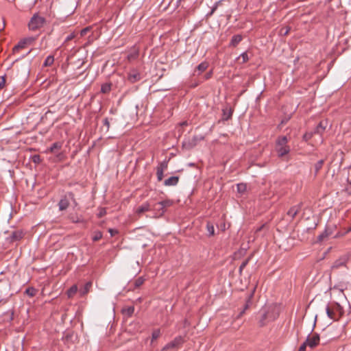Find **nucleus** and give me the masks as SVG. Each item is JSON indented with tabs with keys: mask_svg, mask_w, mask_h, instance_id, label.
I'll use <instances>...</instances> for the list:
<instances>
[{
	"mask_svg": "<svg viewBox=\"0 0 351 351\" xmlns=\"http://www.w3.org/2000/svg\"><path fill=\"white\" fill-rule=\"evenodd\" d=\"M345 285L343 283H339L333 287H330V298L333 297L337 298V300L330 302V319L337 320L341 315L342 308L339 301L346 299V295L343 293Z\"/></svg>",
	"mask_w": 351,
	"mask_h": 351,
	"instance_id": "obj_1",
	"label": "nucleus"
},
{
	"mask_svg": "<svg viewBox=\"0 0 351 351\" xmlns=\"http://www.w3.org/2000/svg\"><path fill=\"white\" fill-rule=\"evenodd\" d=\"M287 143L288 138L286 136H279L276 139L275 149L278 157L282 158L289 153L290 147Z\"/></svg>",
	"mask_w": 351,
	"mask_h": 351,
	"instance_id": "obj_2",
	"label": "nucleus"
},
{
	"mask_svg": "<svg viewBox=\"0 0 351 351\" xmlns=\"http://www.w3.org/2000/svg\"><path fill=\"white\" fill-rule=\"evenodd\" d=\"M45 23V18L36 13L30 19L28 23V27L31 31H36L43 27Z\"/></svg>",
	"mask_w": 351,
	"mask_h": 351,
	"instance_id": "obj_3",
	"label": "nucleus"
},
{
	"mask_svg": "<svg viewBox=\"0 0 351 351\" xmlns=\"http://www.w3.org/2000/svg\"><path fill=\"white\" fill-rule=\"evenodd\" d=\"M172 204V201L169 199L159 202L154 204V210L158 211V215L162 216L165 213V208L171 206Z\"/></svg>",
	"mask_w": 351,
	"mask_h": 351,
	"instance_id": "obj_4",
	"label": "nucleus"
},
{
	"mask_svg": "<svg viewBox=\"0 0 351 351\" xmlns=\"http://www.w3.org/2000/svg\"><path fill=\"white\" fill-rule=\"evenodd\" d=\"M184 343V339L181 336L176 337L173 341L168 343L161 351H166L169 349L179 348Z\"/></svg>",
	"mask_w": 351,
	"mask_h": 351,
	"instance_id": "obj_5",
	"label": "nucleus"
},
{
	"mask_svg": "<svg viewBox=\"0 0 351 351\" xmlns=\"http://www.w3.org/2000/svg\"><path fill=\"white\" fill-rule=\"evenodd\" d=\"M70 204V200L69 197V193L64 195L58 202V207L60 211L65 210L68 208Z\"/></svg>",
	"mask_w": 351,
	"mask_h": 351,
	"instance_id": "obj_6",
	"label": "nucleus"
},
{
	"mask_svg": "<svg viewBox=\"0 0 351 351\" xmlns=\"http://www.w3.org/2000/svg\"><path fill=\"white\" fill-rule=\"evenodd\" d=\"M319 341V336L317 334L313 335L312 337H308L304 343H306L307 346H309L311 348H315L317 345H318Z\"/></svg>",
	"mask_w": 351,
	"mask_h": 351,
	"instance_id": "obj_7",
	"label": "nucleus"
},
{
	"mask_svg": "<svg viewBox=\"0 0 351 351\" xmlns=\"http://www.w3.org/2000/svg\"><path fill=\"white\" fill-rule=\"evenodd\" d=\"M141 79V74L136 70H132L128 75V80L130 83H135Z\"/></svg>",
	"mask_w": 351,
	"mask_h": 351,
	"instance_id": "obj_8",
	"label": "nucleus"
},
{
	"mask_svg": "<svg viewBox=\"0 0 351 351\" xmlns=\"http://www.w3.org/2000/svg\"><path fill=\"white\" fill-rule=\"evenodd\" d=\"M347 261L348 257L346 256H343L333 263L332 265L331 266V268L337 269L341 266H346V263H347Z\"/></svg>",
	"mask_w": 351,
	"mask_h": 351,
	"instance_id": "obj_9",
	"label": "nucleus"
},
{
	"mask_svg": "<svg viewBox=\"0 0 351 351\" xmlns=\"http://www.w3.org/2000/svg\"><path fill=\"white\" fill-rule=\"evenodd\" d=\"M30 42V39H23L19 42V43L15 45L13 48V52H18L20 49L25 48L26 45Z\"/></svg>",
	"mask_w": 351,
	"mask_h": 351,
	"instance_id": "obj_10",
	"label": "nucleus"
},
{
	"mask_svg": "<svg viewBox=\"0 0 351 351\" xmlns=\"http://www.w3.org/2000/svg\"><path fill=\"white\" fill-rule=\"evenodd\" d=\"M23 232L21 230H15L10 234V240L12 242L16 241L22 239Z\"/></svg>",
	"mask_w": 351,
	"mask_h": 351,
	"instance_id": "obj_11",
	"label": "nucleus"
},
{
	"mask_svg": "<svg viewBox=\"0 0 351 351\" xmlns=\"http://www.w3.org/2000/svg\"><path fill=\"white\" fill-rule=\"evenodd\" d=\"M179 181L178 176H171L164 182L165 186H176Z\"/></svg>",
	"mask_w": 351,
	"mask_h": 351,
	"instance_id": "obj_12",
	"label": "nucleus"
},
{
	"mask_svg": "<svg viewBox=\"0 0 351 351\" xmlns=\"http://www.w3.org/2000/svg\"><path fill=\"white\" fill-rule=\"evenodd\" d=\"M254 291H255V288H254V289L252 291V293L248 295V297L247 298V300H246V303H245V306H244V308L239 313V317L242 316L245 313V310H247L249 308V306L251 305V304H252V298L253 296V294H254Z\"/></svg>",
	"mask_w": 351,
	"mask_h": 351,
	"instance_id": "obj_13",
	"label": "nucleus"
},
{
	"mask_svg": "<svg viewBox=\"0 0 351 351\" xmlns=\"http://www.w3.org/2000/svg\"><path fill=\"white\" fill-rule=\"evenodd\" d=\"M300 210V205L293 206L287 212V215L294 218Z\"/></svg>",
	"mask_w": 351,
	"mask_h": 351,
	"instance_id": "obj_14",
	"label": "nucleus"
},
{
	"mask_svg": "<svg viewBox=\"0 0 351 351\" xmlns=\"http://www.w3.org/2000/svg\"><path fill=\"white\" fill-rule=\"evenodd\" d=\"M150 210V205L149 203L146 202L143 204L141 206H139L136 210V213L140 215L145 212L149 211Z\"/></svg>",
	"mask_w": 351,
	"mask_h": 351,
	"instance_id": "obj_15",
	"label": "nucleus"
},
{
	"mask_svg": "<svg viewBox=\"0 0 351 351\" xmlns=\"http://www.w3.org/2000/svg\"><path fill=\"white\" fill-rule=\"evenodd\" d=\"M91 287H92V282L90 281L86 282L84 285V287L80 290V293L81 296H84L86 294H87L89 292Z\"/></svg>",
	"mask_w": 351,
	"mask_h": 351,
	"instance_id": "obj_16",
	"label": "nucleus"
},
{
	"mask_svg": "<svg viewBox=\"0 0 351 351\" xmlns=\"http://www.w3.org/2000/svg\"><path fill=\"white\" fill-rule=\"evenodd\" d=\"M242 40V36L239 34H237L232 36L230 43V46L236 47Z\"/></svg>",
	"mask_w": 351,
	"mask_h": 351,
	"instance_id": "obj_17",
	"label": "nucleus"
},
{
	"mask_svg": "<svg viewBox=\"0 0 351 351\" xmlns=\"http://www.w3.org/2000/svg\"><path fill=\"white\" fill-rule=\"evenodd\" d=\"M326 126L327 121H321L316 128L315 133H322V132L326 129Z\"/></svg>",
	"mask_w": 351,
	"mask_h": 351,
	"instance_id": "obj_18",
	"label": "nucleus"
},
{
	"mask_svg": "<svg viewBox=\"0 0 351 351\" xmlns=\"http://www.w3.org/2000/svg\"><path fill=\"white\" fill-rule=\"evenodd\" d=\"M62 147V143L60 142H56L50 147V152L55 153L56 151L60 150Z\"/></svg>",
	"mask_w": 351,
	"mask_h": 351,
	"instance_id": "obj_19",
	"label": "nucleus"
},
{
	"mask_svg": "<svg viewBox=\"0 0 351 351\" xmlns=\"http://www.w3.org/2000/svg\"><path fill=\"white\" fill-rule=\"evenodd\" d=\"M111 86H112V84L110 83L104 84L101 87V92L102 93H109L111 90Z\"/></svg>",
	"mask_w": 351,
	"mask_h": 351,
	"instance_id": "obj_20",
	"label": "nucleus"
},
{
	"mask_svg": "<svg viewBox=\"0 0 351 351\" xmlns=\"http://www.w3.org/2000/svg\"><path fill=\"white\" fill-rule=\"evenodd\" d=\"M77 291V285H73L68 291H67V295L69 298H72Z\"/></svg>",
	"mask_w": 351,
	"mask_h": 351,
	"instance_id": "obj_21",
	"label": "nucleus"
},
{
	"mask_svg": "<svg viewBox=\"0 0 351 351\" xmlns=\"http://www.w3.org/2000/svg\"><path fill=\"white\" fill-rule=\"evenodd\" d=\"M53 62H54L53 56H49L46 58V59L43 63V66H49L53 64Z\"/></svg>",
	"mask_w": 351,
	"mask_h": 351,
	"instance_id": "obj_22",
	"label": "nucleus"
},
{
	"mask_svg": "<svg viewBox=\"0 0 351 351\" xmlns=\"http://www.w3.org/2000/svg\"><path fill=\"white\" fill-rule=\"evenodd\" d=\"M208 67L207 62H202L197 66V71H199L198 75L204 71Z\"/></svg>",
	"mask_w": 351,
	"mask_h": 351,
	"instance_id": "obj_23",
	"label": "nucleus"
},
{
	"mask_svg": "<svg viewBox=\"0 0 351 351\" xmlns=\"http://www.w3.org/2000/svg\"><path fill=\"white\" fill-rule=\"evenodd\" d=\"M206 229H207L209 236H213L215 234L214 226L211 223H210V222L207 223Z\"/></svg>",
	"mask_w": 351,
	"mask_h": 351,
	"instance_id": "obj_24",
	"label": "nucleus"
},
{
	"mask_svg": "<svg viewBox=\"0 0 351 351\" xmlns=\"http://www.w3.org/2000/svg\"><path fill=\"white\" fill-rule=\"evenodd\" d=\"M122 311H123V313L130 317L134 313V306H129L128 308H123Z\"/></svg>",
	"mask_w": 351,
	"mask_h": 351,
	"instance_id": "obj_25",
	"label": "nucleus"
},
{
	"mask_svg": "<svg viewBox=\"0 0 351 351\" xmlns=\"http://www.w3.org/2000/svg\"><path fill=\"white\" fill-rule=\"evenodd\" d=\"M253 254H251L247 259H245L240 265L239 267V272L241 273L243 269L246 267V265L248 264L249 261H250L252 256Z\"/></svg>",
	"mask_w": 351,
	"mask_h": 351,
	"instance_id": "obj_26",
	"label": "nucleus"
},
{
	"mask_svg": "<svg viewBox=\"0 0 351 351\" xmlns=\"http://www.w3.org/2000/svg\"><path fill=\"white\" fill-rule=\"evenodd\" d=\"M145 279L143 277H138L134 282V287L138 288L144 283Z\"/></svg>",
	"mask_w": 351,
	"mask_h": 351,
	"instance_id": "obj_27",
	"label": "nucleus"
},
{
	"mask_svg": "<svg viewBox=\"0 0 351 351\" xmlns=\"http://www.w3.org/2000/svg\"><path fill=\"white\" fill-rule=\"evenodd\" d=\"M160 336V329H156L152 332V341L157 339Z\"/></svg>",
	"mask_w": 351,
	"mask_h": 351,
	"instance_id": "obj_28",
	"label": "nucleus"
},
{
	"mask_svg": "<svg viewBox=\"0 0 351 351\" xmlns=\"http://www.w3.org/2000/svg\"><path fill=\"white\" fill-rule=\"evenodd\" d=\"M102 236H103V234H102L101 232L96 231L93 234V240L94 241H99V239H101L102 238Z\"/></svg>",
	"mask_w": 351,
	"mask_h": 351,
	"instance_id": "obj_29",
	"label": "nucleus"
},
{
	"mask_svg": "<svg viewBox=\"0 0 351 351\" xmlns=\"http://www.w3.org/2000/svg\"><path fill=\"white\" fill-rule=\"evenodd\" d=\"M25 293L30 297H33L36 293V290L33 287H29L25 290Z\"/></svg>",
	"mask_w": 351,
	"mask_h": 351,
	"instance_id": "obj_30",
	"label": "nucleus"
},
{
	"mask_svg": "<svg viewBox=\"0 0 351 351\" xmlns=\"http://www.w3.org/2000/svg\"><path fill=\"white\" fill-rule=\"evenodd\" d=\"M247 186L246 184L243 183H240L237 184V191L239 193H244L246 191Z\"/></svg>",
	"mask_w": 351,
	"mask_h": 351,
	"instance_id": "obj_31",
	"label": "nucleus"
},
{
	"mask_svg": "<svg viewBox=\"0 0 351 351\" xmlns=\"http://www.w3.org/2000/svg\"><path fill=\"white\" fill-rule=\"evenodd\" d=\"M290 29L291 28L288 26L283 27L280 29V34L283 36H287L289 34Z\"/></svg>",
	"mask_w": 351,
	"mask_h": 351,
	"instance_id": "obj_32",
	"label": "nucleus"
},
{
	"mask_svg": "<svg viewBox=\"0 0 351 351\" xmlns=\"http://www.w3.org/2000/svg\"><path fill=\"white\" fill-rule=\"evenodd\" d=\"M167 168V162H162L157 167V170H161V171H164Z\"/></svg>",
	"mask_w": 351,
	"mask_h": 351,
	"instance_id": "obj_33",
	"label": "nucleus"
},
{
	"mask_svg": "<svg viewBox=\"0 0 351 351\" xmlns=\"http://www.w3.org/2000/svg\"><path fill=\"white\" fill-rule=\"evenodd\" d=\"M267 312L263 313L262 315L261 319L259 321V324H260L261 326H265V320L267 319Z\"/></svg>",
	"mask_w": 351,
	"mask_h": 351,
	"instance_id": "obj_34",
	"label": "nucleus"
},
{
	"mask_svg": "<svg viewBox=\"0 0 351 351\" xmlns=\"http://www.w3.org/2000/svg\"><path fill=\"white\" fill-rule=\"evenodd\" d=\"M241 58L242 59L243 63L246 62L249 60L248 56L245 52L241 54V56L239 57V60H240Z\"/></svg>",
	"mask_w": 351,
	"mask_h": 351,
	"instance_id": "obj_35",
	"label": "nucleus"
},
{
	"mask_svg": "<svg viewBox=\"0 0 351 351\" xmlns=\"http://www.w3.org/2000/svg\"><path fill=\"white\" fill-rule=\"evenodd\" d=\"M69 200L73 202L74 206H76L77 205V203L75 198V195L72 192L69 193Z\"/></svg>",
	"mask_w": 351,
	"mask_h": 351,
	"instance_id": "obj_36",
	"label": "nucleus"
},
{
	"mask_svg": "<svg viewBox=\"0 0 351 351\" xmlns=\"http://www.w3.org/2000/svg\"><path fill=\"white\" fill-rule=\"evenodd\" d=\"M163 173L164 171H161V170H157V172H156V176H157V179L160 182V181H162V178H163Z\"/></svg>",
	"mask_w": 351,
	"mask_h": 351,
	"instance_id": "obj_37",
	"label": "nucleus"
},
{
	"mask_svg": "<svg viewBox=\"0 0 351 351\" xmlns=\"http://www.w3.org/2000/svg\"><path fill=\"white\" fill-rule=\"evenodd\" d=\"M313 136V133L312 132H306L304 134L303 136V139L305 141H309Z\"/></svg>",
	"mask_w": 351,
	"mask_h": 351,
	"instance_id": "obj_38",
	"label": "nucleus"
},
{
	"mask_svg": "<svg viewBox=\"0 0 351 351\" xmlns=\"http://www.w3.org/2000/svg\"><path fill=\"white\" fill-rule=\"evenodd\" d=\"M103 123H104V126L106 127V131L108 132L110 128V122L108 121V118L104 119L103 121Z\"/></svg>",
	"mask_w": 351,
	"mask_h": 351,
	"instance_id": "obj_39",
	"label": "nucleus"
},
{
	"mask_svg": "<svg viewBox=\"0 0 351 351\" xmlns=\"http://www.w3.org/2000/svg\"><path fill=\"white\" fill-rule=\"evenodd\" d=\"M220 2L221 1H217L215 3V5H213V7L211 9L210 12L208 14V15L210 16L215 12V10L217 9V7H218L219 4L220 3Z\"/></svg>",
	"mask_w": 351,
	"mask_h": 351,
	"instance_id": "obj_40",
	"label": "nucleus"
},
{
	"mask_svg": "<svg viewBox=\"0 0 351 351\" xmlns=\"http://www.w3.org/2000/svg\"><path fill=\"white\" fill-rule=\"evenodd\" d=\"M220 2L221 1H217L215 3V5H213V7L211 9L210 12L208 14V15L210 16L215 12V10L217 9V7H218L219 4L220 3Z\"/></svg>",
	"mask_w": 351,
	"mask_h": 351,
	"instance_id": "obj_41",
	"label": "nucleus"
},
{
	"mask_svg": "<svg viewBox=\"0 0 351 351\" xmlns=\"http://www.w3.org/2000/svg\"><path fill=\"white\" fill-rule=\"evenodd\" d=\"M324 161L322 160L318 161L315 165V171L317 172L322 167Z\"/></svg>",
	"mask_w": 351,
	"mask_h": 351,
	"instance_id": "obj_42",
	"label": "nucleus"
},
{
	"mask_svg": "<svg viewBox=\"0 0 351 351\" xmlns=\"http://www.w3.org/2000/svg\"><path fill=\"white\" fill-rule=\"evenodd\" d=\"M328 237L327 230H326L324 232L319 235L317 239L319 241H322L325 237Z\"/></svg>",
	"mask_w": 351,
	"mask_h": 351,
	"instance_id": "obj_43",
	"label": "nucleus"
},
{
	"mask_svg": "<svg viewBox=\"0 0 351 351\" xmlns=\"http://www.w3.org/2000/svg\"><path fill=\"white\" fill-rule=\"evenodd\" d=\"M75 37V32H73L71 34H70L69 35L67 36V37L65 39V43L66 42H69L71 40H73L74 38Z\"/></svg>",
	"mask_w": 351,
	"mask_h": 351,
	"instance_id": "obj_44",
	"label": "nucleus"
},
{
	"mask_svg": "<svg viewBox=\"0 0 351 351\" xmlns=\"http://www.w3.org/2000/svg\"><path fill=\"white\" fill-rule=\"evenodd\" d=\"M231 116H232V112H231L230 111H229V112H228V114H227V113L226 112V111H225V110H223V119L224 120H228V119H229L231 117Z\"/></svg>",
	"mask_w": 351,
	"mask_h": 351,
	"instance_id": "obj_45",
	"label": "nucleus"
},
{
	"mask_svg": "<svg viewBox=\"0 0 351 351\" xmlns=\"http://www.w3.org/2000/svg\"><path fill=\"white\" fill-rule=\"evenodd\" d=\"M5 84V79L4 76L0 77V89L3 88Z\"/></svg>",
	"mask_w": 351,
	"mask_h": 351,
	"instance_id": "obj_46",
	"label": "nucleus"
},
{
	"mask_svg": "<svg viewBox=\"0 0 351 351\" xmlns=\"http://www.w3.org/2000/svg\"><path fill=\"white\" fill-rule=\"evenodd\" d=\"M106 214V210L105 208H102L100 209L99 213L97 214L98 217H102Z\"/></svg>",
	"mask_w": 351,
	"mask_h": 351,
	"instance_id": "obj_47",
	"label": "nucleus"
},
{
	"mask_svg": "<svg viewBox=\"0 0 351 351\" xmlns=\"http://www.w3.org/2000/svg\"><path fill=\"white\" fill-rule=\"evenodd\" d=\"M90 29V27H85L84 29H82L80 32V34L82 36H84L86 34V33Z\"/></svg>",
	"mask_w": 351,
	"mask_h": 351,
	"instance_id": "obj_48",
	"label": "nucleus"
},
{
	"mask_svg": "<svg viewBox=\"0 0 351 351\" xmlns=\"http://www.w3.org/2000/svg\"><path fill=\"white\" fill-rule=\"evenodd\" d=\"M108 232L112 237L114 236L116 234L118 233V231L117 230L112 228H109Z\"/></svg>",
	"mask_w": 351,
	"mask_h": 351,
	"instance_id": "obj_49",
	"label": "nucleus"
},
{
	"mask_svg": "<svg viewBox=\"0 0 351 351\" xmlns=\"http://www.w3.org/2000/svg\"><path fill=\"white\" fill-rule=\"evenodd\" d=\"M306 343H303L299 348V350L298 351H306Z\"/></svg>",
	"mask_w": 351,
	"mask_h": 351,
	"instance_id": "obj_50",
	"label": "nucleus"
},
{
	"mask_svg": "<svg viewBox=\"0 0 351 351\" xmlns=\"http://www.w3.org/2000/svg\"><path fill=\"white\" fill-rule=\"evenodd\" d=\"M24 71L26 75H27L29 73V68L28 65L25 66Z\"/></svg>",
	"mask_w": 351,
	"mask_h": 351,
	"instance_id": "obj_51",
	"label": "nucleus"
},
{
	"mask_svg": "<svg viewBox=\"0 0 351 351\" xmlns=\"http://www.w3.org/2000/svg\"><path fill=\"white\" fill-rule=\"evenodd\" d=\"M329 312H330V310H329V304H328L326 307V314L328 315V316H329Z\"/></svg>",
	"mask_w": 351,
	"mask_h": 351,
	"instance_id": "obj_52",
	"label": "nucleus"
},
{
	"mask_svg": "<svg viewBox=\"0 0 351 351\" xmlns=\"http://www.w3.org/2000/svg\"><path fill=\"white\" fill-rule=\"evenodd\" d=\"M38 160H39V156H34V162H36Z\"/></svg>",
	"mask_w": 351,
	"mask_h": 351,
	"instance_id": "obj_53",
	"label": "nucleus"
},
{
	"mask_svg": "<svg viewBox=\"0 0 351 351\" xmlns=\"http://www.w3.org/2000/svg\"><path fill=\"white\" fill-rule=\"evenodd\" d=\"M186 124H187V123H186V122H183V123H182V125H186Z\"/></svg>",
	"mask_w": 351,
	"mask_h": 351,
	"instance_id": "obj_54",
	"label": "nucleus"
},
{
	"mask_svg": "<svg viewBox=\"0 0 351 351\" xmlns=\"http://www.w3.org/2000/svg\"><path fill=\"white\" fill-rule=\"evenodd\" d=\"M350 230H351V227H350V228H349V229H348V231H350Z\"/></svg>",
	"mask_w": 351,
	"mask_h": 351,
	"instance_id": "obj_55",
	"label": "nucleus"
},
{
	"mask_svg": "<svg viewBox=\"0 0 351 351\" xmlns=\"http://www.w3.org/2000/svg\"><path fill=\"white\" fill-rule=\"evenodd\" d=\"M2 301H3L2 300H0V303H1Z\"/></svg>",
	"mask_w": 351,
	"mask_h": 351,
	"instance_id": "obj_56",
	"label": "nucleus"
}]
</instances>
